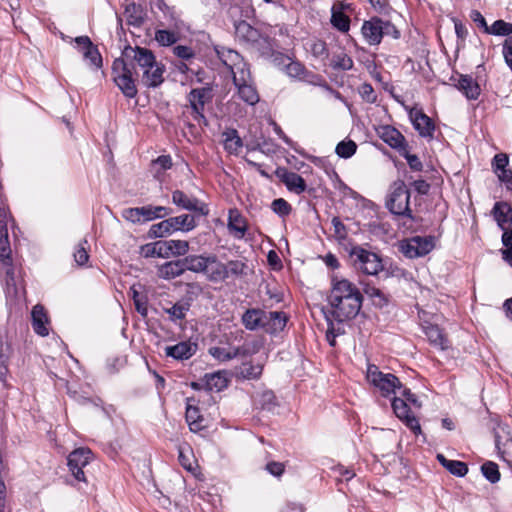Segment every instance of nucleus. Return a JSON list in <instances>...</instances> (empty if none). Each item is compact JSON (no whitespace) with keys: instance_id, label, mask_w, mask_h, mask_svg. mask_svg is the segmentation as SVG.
Segmentation results:
<instances>
[{"instance_id":"1a4fd4ad","label":"nucleus","mask_w":512,"mask_h":512,"mask_svg":"<svg viewBox=\"0 0 512 512\" xmlns=\"http://www.w3.org/2000/svg\"><path fill=\"white\" fill-rule=\"evenodd\" d=\"M361 32L369 45L380 44L384 35H391L394 38L399 37L396 27L391 22L379 17H372L370 20L364 21Z\"/></svg>"},{"instance_id":"dca6fc26","label":"nucleus","mask_w":512,"mask_h":512,"mask_svg":"<svg viewBox=\"0 0 512 512\" xmlns=\"http://www.w3.org/2000/svg\"><path fill=\"white\" fill-rule=\"evenodd\" d=\"M172 203L181 209L195 212L201 216H207L209 214V208L204 202L196 197L187 195L182 190L172 192Z\"/></svg>"},{"instance_id":"338daca9","label":"nucleus","mask_w":512,"mask_h":512,"mask_svg":"<svg viewBox=\"0 0 512 512\" xmlns=\"http://www.w3.org/2000/svg\"><path fill=\"white\" fill-rule=\"evenodd\" d=\"M331 223L333 225L335 235L340 239H344L347 235V232L345 225L341 222V220L338 217H333Z\"/></svg>"},{"instance_id":"5701e85b","label":"nucleus","mask_w":512,"mask_h":512,"mask_svg":"<svg viewBox=\"0 0 512 512\" xmlns=\"http://www.w3.org/2000/svg\"><path fill=\"white\" fill-rule=\"evenodd\" d=\"M227 228L229 233L236 239L244 238L247 231L245 218L236 209L229 210Z\"/></svg>"},{"instance_id":"5fc2aeb1","label":"nucleus","mask_w":512,"mask_h":512,"mask_svg":"<svg viewBox=\"0 0 512 512\" xmlns=\"http://www.w3.org/2000/svg\"><path fill=\"white\" fill-rule=\"evenodd\" d=\"M309 47L314 57L320 59H326L328 57V50L324 41L314 40L309 44Z\"/></svg>"},{"instance_id":"9b49d317","label":"nucleus","mask_w":512,"mask_h":512,"mask_svg":"<svg viewBox=\"0 0 512 512\" xmlns=\"http://www.w3.org/2000/svg\"><path fill=\"white\" fill-rule=\"evenodd\" d=\"M212 88L209 86L192 89L188 96V102L193 112V119L199 124L207 125V119L204 116V108L212 100Z\"/></svg>"},{"instance_id":"bf43d9fd","label":"nucleus","mask_w":512,"mask_h":512,"mask_svg":"<svg viewBox=\"0 0 512 512\" xmlns=\"http://www.w3.org/2000/svg\"><path fill=\"white\" fill-rule=\"evenodd\" d=\"M400 155L406 159L409 167L413 171H421L423 169V164L420 161V159L418 158V156L414 155V154H410L407 147L405 148V150H402V152H400Z\"/></svg>"},{"instance_id":"39448f33","label":"nucleus","mask_w":512,"mask_h":512,"mask_svg":"<svg viewBox=\"0 0 512 512\" xmlns=\"http://www.w3.org/2000/svg\"><path fill=\"white\" fill-rule=\"evenodd\" d=\"M192 272L200 273L211 282L226 280V270L215 254H192Z\"/></svg>"},{"instance_id":"4468645a","label":"nucleus","mask_w":512,"mask_h":512,"mask_svg":"<svg viewBox=\"0 0 512 512\" xmlns=\"http://www.w3.org/2000/svg\"><path fill=\"white\" fill-rule=\"evenodd\" d=\"M233 83L239 98L245 103L253 106L259 102V95L253 84L250 72L241 71L239 76L233 78Z\"/></svg>"},{"instance_id":"9d476101","label":"nucleus","mask_w":512,"mask_h":512,"mask_svg":"<svg viewBox=\"0 0 512 512\" xmlns=\"http://www.w3.org/2000/svg\"><path fill=\"white\" fill-rule=\"evenodd\" d=\"M366 378L370 384L378 388L383 396L395 393L396 389H401L399 379L390 373H383L374 364L367 367Z\"/></svg>"},{"instance_id":"cd10ccee","label":"nucleus","mask_w":512,"mask_h":512,"mask_svg":"<svg viewBox=\"0 0 512 512\" xmlns=\"http://www.w3.org/2000/svg\"><path fill=\"white\" fill-rule=\"evenodd\" d=\"M266 321L264 322V330L268 333H277L282 331L288 321L287 315L282 311L267 312Z\"/></svg>"},{"instance_id":"f03ea898","label":"nucleus","mask_w":512,"mask_h":512,"mask_svg":"<svg viewBox=\"0 0 512 512\" xmlns=\"http://www.w3.org/2000/svg\"><path fill=\"white\" fill-rule=\"evenodd\" d=\"M127 60L134 62L142 71L141 83L147 88H156L164 82L165 66L156 60L154 53L145 47L127 46L123 50Z\"/></svg>"},{"instance_id":"603ef678","label":"nucleus","mask_w":512,"mask_h":512,"mask_svg":"<svg viewBox=\"0 0 512 512\" xmlns=\"http://www.w3.org/2000/svg\"><path fill=\"white\" fill-rule=\"evenodd\" d=\"M88 245V241L83 239L77 246L74 252V260L79 266L85 265L89 260V255L87 252L86 246Z\"/></svg>"},{"instance_id":"052dcab7","label":"nucleus","mask_w":512,"mask_h":512,"mask_svg":"<svg viewBox=\"0 0 512 512\" xmlns=\"http://www.w3.org/2000/svg\"><path fill=\"white\" fill-rule=\"evenodd\" d=\"M262 370L263 367L261 365L248 363L243 365L241 373L245 378L256 379L262 374Z\"/></svg>"},{"instance_id":"8fccbe9b","label":"nucleus","mask_w":512,"mask_h":512,"mask_svg":"<svg viewBox=\"0 0 512 512\" xmlns=\"http://www.w3.org/2000/svg\"><path fill=\"white\" fill-rule=\"evenodd\" d=\"M131 291H132V298H133V302H134L136 311L142 317H146L148 314L147 298L143 295H140L134 287L131 288Z\"/></svg>"},{"instance_id":"bb28decb","label":"nucleus","mask_w":512,"mask_h":512,"mask_svg":"<svg viewBox=\"0 0 512 512\" xmlns=\"http://www.w3.org/2000/svg\"><path fill=\"white\" fill-rule=\"evenodd\" d=\"M492 214L502 230L506 229V225H512V207L509 203L504 201L496 202Z\"/></svg>"},{"instance_id":"4be33fe9","label":"nucleus","mask_w":512,"mask_h":512,"mask_svg":"<svg viewBox=\"0 0 512 512\" xmlns=\"http://www.w3.org/2000/svg\"><path fill=\"white\" fill-rule=\"evenodd\" d=\"M276 173L289 191L301 194L306 190V182L299 174L286 169H278Z\"/></svg>"},{"instance_id":"72a5a7b5","label":"nucleus","mask_w":512,"mask_h":512,"mask_svg":"<svg viewBox=\"0 0 512 512\" xmlns=\"http://www.w3.org/2000/svg\"><path fill=\"white\" fill-rule=\"evenodd\" d=\"M456 86L468 99L475 100L480 95V86L471 76L461 75Z\"/></svg>"},{"instance_id":"c03bdc74","label":"nucleus","mask_w":512,"mask_h":512,"mask_svg":"<svg viewBox=\"0 0 512 512\" xmlns=\"http://www.w3.org/2000/svg\"><path fill=\"white\" fill-rule=\"evenodd\" d=\"M487 34L510 37V35H512V23L504 20H496L491 26H489Z\"/></svg>"},{"instance_id":"de8ad7c7","label":"nucleus","mask_w":512,"mask_h":512,"mask_svg":"<svg viewBox=\"0 0 512 512\" xmlns=\"http://www.w3.org/2000/svg\"><path fill=\"white\" fill-rule=\"evenodd\" d=\"M364 292L365 294L370 297L373 301V303L377 306H384L387 304L388 300L385 296V294L378 288H376L375 286H371V285H366L364 287Z\"/></svg>"},{"instance_id":"0eeeda50","label":"nucleus","mask_w":512,"mask_h":512,"mask_svg":"<svg viewBox=\"0 0 512 512\" xmlns=\"http://www.w3.org/2000/svg\"><path fill=\"white\" fill-rule=\"evenodd\" d=\"M122 54L121 58L114 60L112 65V76L116 86L128 98H134L137 95L136 78L133 74V67L129 64Z\"/></svg>"},{"instance_id":"4d7b16f0","label":"nucleus","mask_w":512,"mask_h":512,"mask_svg":"<svg viewBox=\"0 0 512 512\" xmlns=\"http://www.w3.org/2000/svg\"><path fill=\"white\" fill-rule=\"evenodd\" d=\"M189 306L183 303H176L171 308L167 309L166 312L170 315L173 320H182L185 318Z\"/></svg>"},{"instance_id":"69168bd1","label":"nucleus","mask_w":512,"mask_h":512,"mask_svg":"<svg viewBox=\"0 0 512 512\" xmlns=\"http://www.w3.org/2000/svg\"><path fill=\"white\" fill-rule=\"evenodd\" d=\"M266 470L275 477H280L285 470V466L281 462L272 461L267 463Z\"/></svg>"},{"instance_id":"a211bd4d","label":"nucleus","mask_w":512,"mask_h":512,"mask_svg":"<svg viewBox=\"0 0 512 512\" xmlns=\"http://www.w3.org/2000/svg\"><path fill=\"white\" fill-rule=\"evenodd\" d=\"M409 117L413 124L414 129L423 138H433L435 132V125L430 117H428L422 110L411 109Z\"/></svg>"},{"instance_id":"c85d7f7f","label":"nucleus","mask_w":512,"mask_h":512,"mask_svg":"<svg viewBox=\"0 0 512 512\" xmlns=\"http://www.w3.org/2000/svg\"><path fill=\"white\" fill-rule=\"evenodd\" d=\"M267 312L261 309H248L242 316V323L248 330L264 328Z\"/></svg>"},{"instance_id":"49530a36","label":"nucleus","mask_w":512,"mask_h":512,"mask_svg":"<svg viewBox=\"0 0 512 512\" xmlns=\"http://www.w3.org/2000/svg\"><path fill=\"white\" fill-rule=\"evenodd\" d=\"M155 40L161 46H171L178 40V34L174 31L159 29L155 32Z\"/></svg>"},{"instance_id":"680f3d73","label":"nucleus","mask_w":512,"mask_h":512,"mask_svg":"<svg viewBox=\"0 0 512 512\" xmlns=\"http://www.w3.org/2000/svg\"><path fill=\"white\" fill-rule=\"evenodd\" d=\"M173 53L181 60H190L195 57V51L193 48L186 45H177L173 47Z\"/></svg>"},{"instance_id":"a18cd8bd","label":"nucleus","mask_w":512,"mask_h":512,"mask_svg":"<svg viewBox=\"0 0 512 512\" xmlns=\"http://www.w3.org/2000/svg\"><path fill=\"white\" fill-rule=\"evenodd\" d=\"M226 279L229 277H240L245 274L246 264L241 260H230L224 263Z\"/></svg>"},{"instance_id":"7ed1b4c3","label":"nucleus","mask_w":512,"mask_h":512,"mask_svg":"<svg viewBox=\"0 0 512 512\" xmlns=\"http://www.w3.org/2000/svg\"><path fill=\"white\" fill-rule=\"evenodd\" d=\"M386 208L395 216L414 220L410 209V191L404 181H394L389 189L386 199Z\"/></svg>"},{"instance_id":"473e14b6","label":"nucleus","mask_w":512,"mask_h":512,"mask_svg":"<svg viewBox=\"0 0 512 512\" xmlns=\"http://www.w3.org/2000/svg\"><path fill=\"white\" fill-rule=\"evenodd\" d=\"M343 8L344 6L342 3H336L332 6L331 24L339 31L347 32L350 28V19L343 12Z\"/></svg>"},{"instance_id":"393cba45","label":"nucleus","mask_w":512,"mask_h":512,"mask_svg":"<svg viewBox=\"0 0 512 512\" xmlns=\"http://www.w3.org/2000/svg\"><path fill=\"white\" fill-rule=\"evenodd\" d=\"M197 350V345L190 341L179 342L173 346H167L165 348V354L176 360H184L192 357Z\"/></svg>"},{"instance_id":"79ce46f5","label":"nucleus","mask_w":512,"mask_h":512,"mask_svg":"<svg viewBox=\"0 0 512 512\" xmlns=\"http://www.w3.org/2000/svg\"><path fill=\"white\" fill-rule=\"evenodd\" d=\"M206 386L209 390L221 391L227 387V379L220 372L206 374Z\"/></svg>"},{"instance_id":"13d9d810","label":"nucleus","mask_w":512,"mask_h":512,"mask_svg":"<svg viewBox=\"0 0 512 512\" xmlns=\"http://www.w3.org/2000/svg\"><path fill=\"white\" fill-rule=\"evenodd\" d=\"M509 158L505 153L496 154L492 161V168L495 174L507 169Z\"/></svg>"},{"instance_id":"3c124183","label":"nucleus","mask_w":512,"mask_h":512,"mask_svg":"<svg viewBox=\"0 0 512 512\" xmlns=\"http://www.w3.org/2000/svg\"><path fill=\"white\" fill-rule=\"evenodd\" d=\"M156 174H160L172 167V158L170 155H161L151 163Z\"/></svg>"},{"instance_id":"4c0bfd02","label":"nucleus","mask_w":512,"mask_h":512,"mask_svg":"<svg viewBox=\"0 0 512 512\" xmlns=\"http://www.w3.org/2000/svg\"><path fill=\"white\" fill-rule=\"evenodd\" d=\"M281 60L284 70L288 76L298 79L304 78L306 69L300 62L293 61L289 57L284 56H281Z\"/></svg>"},{"instance_id":"e2e57ef3","label":"nucleus","mask_w":512,"mask_h":512,"mask_svg":"<svg viewBox=\"0 0 512 512\" xmlns=\"http://www.w3.org/2000/svg\"><path fill=\"white\" fill-rule=\"evenodd\" d=\"M359 93L361 97L368 103H374L377 99L374 89L371 84L369 83H363L359 87Z\"/></svg>"},{"instance_id":"c9c22d12","label":"nucleus","mask_w":512,"mask_h":512,"mask_svg":"<svg viewBox=\"0 0 512 512\" xmlns=\"http://www.w3.org/2000/svg\"><path fill=\"white\" fill-rule=\"evenodd\" d=\"M224 148L230 154H238L242 148V140L238 135L237 130L227 129L222 133Z\"/></svg>"},{"instance_id":"7c9ffc66","label":"nucleus","mask_w":512,"mask_h":512,"mask_svg":"<svg viewBox=\"0 0 512 512\" xmlns=\"http://www.w3.org/2000/svg\"><path fill=\"white\" fill-rule=\"evenodd\" d=\"M172 232L182 231L188 232L193 230L196 226L195 216L189 214H182L167 219Z\"/></svg>"},{"instance_id":"f8f14e48","label":"nucleus","mask_w":512,"mask_h":512,"mask_svg":"<svg viewBox=\"0 0 512 512\" xmlns=\"http://www.w3.org/2000/svg\"><path fill=\"white\" fill-rule=\"evenodd\" d=\"M434 248V240L432 237L415 236L404 240L400 244L401 253L410 258L423 257L430 253Z\"/></svg>"},{"instance_id":"f3484780","label":"nucleus","mask_w":512,"mask_h":512,"mask_svg":"<svg viewBox=\"0 0 512 512\" xmlns=\"http://www.w3.org/2000/svg\"><path fill=\"white\" fill-rule=\"evenodd\" d=\"M192 255L185 256L183 259L169 261L162 264L158 269L160 278L171 280L181 276L185 271L192 272Z\"/></svg>"},{"instance_id":"ea45409f","label":"nucleus","mask_w":512,"mask_h":512,"mask_svg":"<svg viewBox=\"0 0 512 512\" xmlns=\"http://www.w3.org/2000/svg\"><path fill=\"white\" fill-rule=\"evenodd\" d=\"M209 353L216 360L224 362V361H229L231 359H234L238 355H240L241 348L237 347V348H232V349H226L223 347H211L209 349Z\"/></svg>"},{"instance_id":"a19ab883","label":"nucleus","mask_w":512,"mask_h":512,"mask_svg":"<svg viewBox=\"0 0 512 512\" xmlns=\"http://www.w3.org/2000/svg\"><path fill=\"white\" fill-rule=\"evenodd\" d=\"M331 66L335 70L348 71L353 68V60L348 54L342 51L333 55Z\"/></svg>"},{"instance_id":"6e6552de","label":"nucleus","mask_w":512,"mask_h":512,"mask_svg":"<svg viewBox=\"0 0 512 512\" xmlns=\"http://www.w3.org/2000/svg\"><path fill=\"white\" fill-rule=\"evenodd\" d=\"M349 256L354 267L367 275H377L384 268L381 257L362 246L352 247Z\"/></svg>"},{"instance_id":"0e129e2a","label":"nucleus","mask_w":512,"mask_h":512,"mask_svg":"<svg viewBox=\"0 0 512 512\" xmlns=\"http://www.w3.org/2000/svg\"><path fill=\"white\" fill-rule=\"evenodd\" d=\"M122 217L132 223H140V211L139 207L135 208H126L122 211Z\"/></svg>"},{"instance_id":"423d86ee","label":"nucleus","mask_w":512,"mask_h":512,"mask_svg":"<svg viewBox=\"0 0 512 512\" xmlns=\"http://www.w3.org/2000/svg\"><path fill=\"white\" fill-rule=\"evenodd\" d=\"M122 54L121 58L114 60L112 65V76L116 86L128 98H134L137 95L136 78L133 74V67L129 64Z\"/></svg>"},{"instance_id":"6ab92c4d","label":"nucleus","mask_w":512,"mask_h":512,"mask_svg":"<svg viewBox=\"0 0 512 512\" xmlns=\"http://www.w3.org/2000/svg\"><path fill=\"white\" fill-rule=\"evenodd\" d=\"M392 408L396 416L405 422L414 434L421 433V427L417 418L410 414V408L407 402L399 397H395L392 401Z\"/></svg>"},{"instance_id":"774afa93","label":"nucleus","mask_w":512,"mask_h":512,"mask_svg":"<svg viewBox=\"0 0 512 512\" xmlns=\"http://www.w3.org/2000/svg\"><path fill=\"white\" fill-rule=\"evenodd\" d=\"M501 182L506 185L508 190L512 191V170L505 169L496 174Z\"/></svg>"},{"instance_id":"2f4dec72","label":"nucleus","mask_w":512,"mask_h":512,"mask_svg":"<svg viewBox=\"0 0 512 512\" xmlns=\"http://www.w3.org/2000/svg\"><path fill=\"white\" fill-rule=\"evenodd\" d=\"M425 335L430 344L436 348L446 350L450 346L448 339L437 325H428L425 327Z\"/></svg>"},{"instance_id":"6e6d98bb","label":"nucleus","mask_w":512,"mask_h":512,"mask_svg":"<svg viewBox=\"0 0 512 512\" xmlns=\"http://www.w3.org/2000/svg\"><path fill=\"white\" fill-rule=\"evenodd\" d=\"M274 213L281 217H285L291 212V205L283 198L275 199L271 204Z\"/></svg>"},{"instance_id":"2eb2a0df","label":"nucleus","mask_w":512,"mask_h":512,"mask_svg":"<svg viewBox=\"0 0 512 512\" xmlns=\"http://www.w3.org/2000/svg\"><path fill=\"white\" fill-rule=\"evenodd\" d=\"M91 457L92 452L88 448H78L69 454L68 467L76 480L86 482L83 468L89 464Z\"/></svg>"},{"instance_id":"09e8293b","label":"nucleus","mask_w":512,"mask_h":512,"mask_svg":"<svg viewBox=\"0 0 512 512\" xmlns=\"http://www.w3.org/2000/svg\"><path fill=\"white\" fill-rule=\"evenodd\" d=\"M481 471L484 477L491 483H496L500 480V472L498 465L494 462L488 461L481 466Z\"/></svg>"},{"instance_id":"aec40b11","label":"nucleus","mask_w":512,"mask_h":512,"mask_svg":"<svg viewBox=\"0 0 512 512\" xmlns=\"http://www.w3.org/2000/svg\"><path fill=\"white\" fill-rule=\"evenodd\" d=\"M378 135L386 144L391 148L396 149L399 153L407 147L405 137L400 131L390 125L380 127Z\"/></svg>"},{"instance_id":"e433bc0d","label":"nucleus","mask_w":512,"mask_h":512,"mask_svg":"<svg viewBox=\"0 0 512 512\" xmlns=\"http://www.w3.org/2000/svg\"><path fill=\"white\" fill-rule=\"evenodd\" d=\"M438 461L445 467L451 474L463 477L468 473V467L464 462L457 460H448L442 454L437 455Z\"/></svg>"},{"instance_id":"20e7f679","label":"nucleus","mask_w":512,"mask_h":512,"mask_svg":"<svg viewBox=\"0 0 512 512\" xmlns=\"http://www.w3.org/2000/svg\"><path fill=\"white\" fill-rule=\"evenodd\" d=\"M189 251V242L186 240H159L141 247V254L145 258H169L184 256Z\"/></svg>"},{"instance_id":"a878e982","label":"nucleus","mask_w":512,"mask_h":512,"mask_svg":"<svg viewBox=\"0 0 512 512\" xmlns=\"http://www.w3.org/2000/svg\"><path fill=\"white\" fill-rule=\"evenodd\" d=\"M192 402L194 400H188L185 418L189 429L192 432H199L206 427V423L204 417L200 414L199 408Z\"/></svg>"},{"instance_id":"864d4df0","label":"nucleus","mask_w":512,"mask_h":512,"mask_svg":"<svg viewBox=\"0 0 512 512\" xmlns=\"http://www.w3.org/2000/svg\"><path fill=\"white\" fill-rule=\"evenodd\" d=\"M172 233L173 232L167 219L159 223L153 224L150 228V234L158 238H162Z\"/></svg>"},{"instance_id":"37998d69","label":"nucleus","mask_w":512,"mask_h":512,"mask_svg":"<svg viewBox=\"0 0 512 512\" xmlns=\"http://www.w3.org/2000/svg\"><path fill=\"white\" fill-rule=\"evenodd\" d=\"M356 150H357L356 143L350 139L343 140V141L339 142L335 148L336 154L340 158H344V159L352 157L356 153Z\"/></svg>"},{"instance_id":"412c9836","label":"nucleus","mask_w":512,"mask_h":512,"mask_svg":"<svg viewBox=\"0 0 512 512\" xmlns=\"http://www.w3.org/2000/svg\"><path fill=\"white\" fill-rule=\"evenodd\" d=\"M10 243L8 237V231L0 230V261L5 268V274L7 276V285H10V282L14 285L13 278V268L11 266V258H10Z\"/></svg>"},{"instance_id":"f704fd0d","label":"nucleus","mask_w":512,"mask_h":512,"mask_svg":"<svg viewBox=\"0 0 512 512\" xmlns=\"http://www.w3.org/2000/svg\"><path fill=\"white\" fill-rule=\"evenodd\" d=\"M124 16L128 25L140 27L145 21L146 14L140 5L130 3L125 7Z\"/></svg>"},{"instance_id":"ddd939ff","label":"nucleus","mask_w":512,"mask_h":512,"mask_svg":"<svg viewBox=\"0 0 512 512\" xmlns=\"http://www.w3.org/2000/svg\"><path fill=\"white\" fill-rule=\"evenodd\" d=\"M215 52L220 61L229 69L233 78L239 76L241 71L250 72L243 57L237 51L223 46H216Z\"/></svg>"},{"instance_id":"58836bf2","label":"nucleus","mask_w":512,"mask_h":512,"mask_svg":"<svg viewBox=\"0 0 512 512\" xmlns=\"http://www.w3.org/2000/svg\"><path fill=\"white\" fill-rule=\"evenodd\" d=\"M236 36L246 42H254L258 38V31L245 21L239 22L235 27Z\"/></svg>"},{"instance_id":"c756f323","label":"nucleus","mask_w":512,"mask_h":512,"mask_svg":"<svg viewBox=\"0 0 512 512\" xmlns=\"http://www.w3.org/2000/svg\"><path fill=\"white\" fill-rule=\"evenodd\" d=\"M31 317L34 331L40 336H47L49 334V329L47 327L49 321L44 307L41 305H35L32 309Z\"/></svg>"},{"instance_id":"f257e3e1","label":"nucleus","mask_w":512,"mask_h":512,"mask_svg":"<svg viewBox=\"0 0 512 512\" xmlns=\"http://www.w3.org/2000/svg\"><path fill=\"white\" fill-rule=\"evenodd\" d=\"M328 302L331 309L326 316L327 320L342 323L354 319L359 314L363 296L354 283L347 279L333 278Z\"/></svg>"},{"instance_id":"b1692460","label":"nucleus","mask_w":512,"mask_h":512,"mask_svg":"<svg viewBox=\"0 0 512 512\" xmlns=\"http://www.w3.org/2000/svg\"><path fill=\"white\" fill-rule=\"evenodd\" d=\"M76 44H86L88 49L82 54L85 60L89 61V64L94 69H100L102 67V56L98 48L91 42L88 36H79L75 38Z\"/></svg>"}]
</instances>
